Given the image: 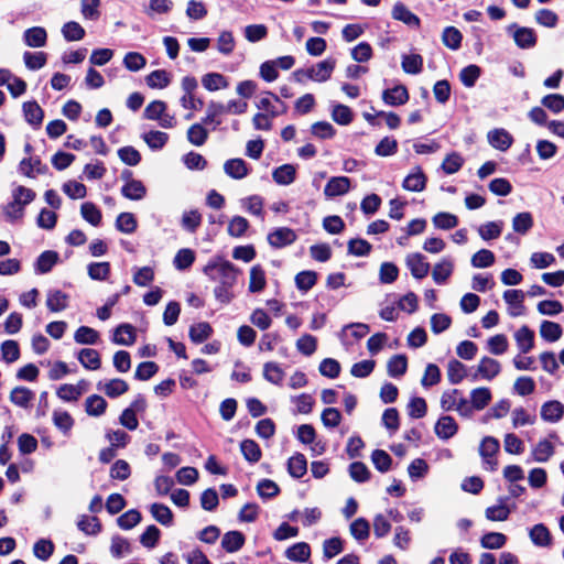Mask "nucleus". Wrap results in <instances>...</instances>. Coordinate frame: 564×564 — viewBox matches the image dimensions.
Segmentation results:
<instances>
[{
    "label": "nucleus",
    "mask_w": 564,
    "mask_h": 564,
    "mask_svg": "<svg viewBox=\"0 0 564 564\" xmlns=\"http://www.w3.org/2000/svg\"><path fill=\"white\" fill-rule=\"evenodd\" d=\"M203 272L209 280L218 283L214 289L216 300L228 304L234 299L232 288L237 283L240 270L230 261L217 256L207 262Z\"/></svg>",
    "instance_id": "f257e3e1"
},
{
    "label": "nucleus",
    "mask_w": 564,
    "mask_h": 564,
    "mask_svg": "<svg viewBox=\"0 0 564 564\" xmlns=\"http://www.w3.org/2000/svg\"><path fill=\"white\" fill-rule=\"evenodd\" d=\"M36 194L33 189L19 185L12 191V200L2 207L6 220L14 223L24 216V208Z\"/></svg>",
    "instance_id": "f03ea898"
},
{
    "label": "nucleus",
    "mask_w": 564,
    "mask_h": 564,
    "mask_svg": "<svg viewBox=\"0 0 564 564\" xmlns=\"http://www.w3.org/2000/svg\"><path fill=\"white\" fill-rule=\"evenodd\" d=\"M500 447L499 441L492 436L482 438L479 446V454L486 469L495 471L498 467V462L495 458Z\"/></svg>",
    "instance_id": "7ed1b4c3"
},
{
    "label": "nucleus",
    "mask_w": 564,
    "mask_h": 564,
    "mask_svg": "<svg viewBox=\"0 0 564 564\" xmlns=\"http://www.w3.org/2000/svg\"><path fill=\"white\" fill-rule=\"evenodd\" d=\"M507 30L520 48L528 50L536 44V34L531 28L519 26L518 24L512 23Z\"/></svg>",
    "instance_id": "20e7f679"
},
{
    "label": "nucleus",
    "mask_w": 564,
    "mask_h": 564,
    "mask_svg": "<svg viewBox=\"0 0 564 564\" xmlns=\"http://www.w3.org/2000/svg\"><path fill=\"white\" fill-rule=\"evenodd\" d=\"M335 65H336L335 59H330V58L324 59L322 62H318L316 65L312 66L311 68H308L305 72V74L310 79H312L314 82L323 83L330 78L332 73L335 68Z\"/></svg>",
    "instance_id": "39448f33"
},
{
    "label": "nucleus",
    "mask_w": 564,
    "mask_h": 564,
    "mask_svg": "<svg viewBox=\"0 0 564 564\" xmlns=\"http://www.w3.org/2000/svg\"><path fill=\"white\" fill-rule=\"evenodd\" d=\"M296 240V234L288 227H280L268 235V242L273 248H283Z\"/></svg>",
    "instance_id": "423d86ee"
},
{
    "label": "nucleus",
    "mask_w": 564,
    "mask_h": 564,
    "mask_svg": "<svg viewBox=\"0 0 564 564\" xmlns=\"http://www.w3.org/2000/svg\"><path fill=\"white\" fill-rule=\"evenodd\" d=\"M489 144L499 150L507 151L513 143L512 135L503 128H496L487 133Z\"/></svg>",
    "instance_id": "0eeeda50"
},
{
    "label": "nucleus",
    "mask_w": 564,
    "mask_h": 564,
    "mask_svg": "<svg viewBox=\"0 0 564 564\" xmlns=\"http://www.w3.org/2000/svg\"><path fill=\"white\" fill-rule=\"evenodd\" d=\"M501 370L500 362L490 357H482L478 364L477 371L473 376V380H477L478 376L486 380H492Z\"/></svg>",
    "instance_id": "6e6552de"
},
{
    "label": "nucleus",
    "mask_w": 564,
    "mask_h": 564,
    "mask_svg": "<svg viewBox=\"0 0 564 564\" xmlns=\"http://www.w3.org/2000/svg\"><path fill=\"white\" fill-rule=\"evenodd\" d=\"M97 389L104 391L107 397L115 399L124 394L129 390V384L123 379L115 378L105 382L99 381Z\"/></svg>",
    "instance_id": "1a4fd4ad"
},
{
    "label": "nucleus",
    "mask_w": 564,
    "mask_h": 564,
    "mask_svg": "<svg viewBox=\"0 0 564 564\" xmlns=\"http://www.w3.org/2000/svg\"><path fill=\"white\" fill-rule=\"evenodd\" d=\"M350 189V180L347 176H334L324 187V194L327 197L341 196Z\"/></svg>",
    "instance_id": "9d476101"
},
{
    "label": "nucleus",
    "mask_w": 564,
    "mask_h": 564,
    "mask_svg": "<svg viewBox=\"0 0 564 564\" xmlns=\"http://www.w3.org/2000/svg\"><path fill=\"white\" fill-rule=\"evenodd\" d=\"M406 265L415 279H423L430 271V264L425 261L424 256L416 252L406 257Z\"/></svg>",
    "instance_id": "9b49d317"
},
{
    "label": "nucleus",
    "mask_w": 564,
    "mask_h": 564,
    "mask_svg": "<svg viewBox=\"0 0 564 564\" xmlns=\"http://www.w3.org/2000/svg\"><path fill=\"white\" fill-rule=\"evenodd\" d=\"M426 176L420 166L413 169L403 180L402 187L410 192H422L426 186Z\"/></svg>",
    "instance_id": "f8f14e48"
},
{
    "label": "nucleus",
    "mask_w": 564,
    "mask_h": 564,
    "mask_svg": "<svg viewBox=\"0 0 564 564\" xmlns=\"http://www.w3.org/2000/svg\"><path fill=\"white\" fill-rule=\"evenodd\" d=\"M382 100L389 106H401L408 102L409 93L405 86L398 85L393 88L386 89L382 93Z\"/></svg>",
    "instance_id": "ddd939ff"
},
{
    "label": "nucleus",
    "mask_w": 564,
    "mask_h": 564,
    "mask_svg": "<svg viewBox=\"0 0 564 564\" xmlns=\"http://www.w3.org/2000/svg\"><path fill=\"white\" fill-rule=\"evenodd\" d=\"M69 296L61 290H50L46 295V306L53 312H62L68 307Z\"/></svg>",
    "instance_id": "4468645a"
},
{
    "label": "nucleus",
    "mask_w": 564,
    "mask_h": 564,
    "mask_svg": "<svg viewBox=\"0 0 564 564\" xmlns=\"http://www.w3.org/2000/svg\"><path fill=\"white\" fill-rule=\"evenodd\" d=\"M23 41L30 47H43L47 41L46 30L42 26L26 29L23 33Z\"/></svg>",
    "instance_id": "2eb2a0df"
},
{
    "label": "nucleus",
    "mask_w": 564,
    "mask_h": 564,
    "mask_svg": "<svg viewBox=\"0 0 564 564\" xmlns=\"http://www.w3.org/2000/svg\"><path fill=\"white\" fill-rule=\"evenodd\" d=\"M392 18L411 28L420 26V18L412 13L402 2H397L393 6Z\"/></svg>",
    "instance_id": "dca6fc26"
},
{
    "label": "nucleus",
    "mask_w": 564,
    "mask_h": 564,
    "mask_svg": "<svg viewBox=\"0 0 564 564\" xmlns=\"http://www.w3.org/2000/svg\"><path fill=\"white\" fill-rule=\"evenodd\" d=\"M564 414V405L556 400L547 401L541 406V417L545 422L556 423Z\"/></svg>",
    "instance_id": "f3484780"
},
{
    "label": "nucleus",
    "mask_w": 564,
    "mask_h": 564,
    "mask_svg": "<svg viewBox=\"0 0 564 564\" xmlns=\"http://www.w3.org/2000/svg\"><path fill=\"white\" fill-rule=\"evenodd\" d=\"M454 263L449 258H443L436 263L432 271V278L438 285L446 283L447 279L452 275Z\"/></svg>",
    "instance_id": "a211bd4d"
},
{
    "label": "nucleus",
    "mask_w": 564,
    "mask_h": 564,
    "mask_svg": "<svg viewBox=\"0 0 564 564\" xmlns=\"http://www.w3.org/2000/svg\"><path fill=\"white\" fill-rule=\"evenodd\" d=\"M224 171L234 180L245 178L249 174L248 165L242 159L227 160L224 164Z\"/></svg>",
    "instance_id": "6ab92c4d"
},
{
    "label": "nucleus",
    "mask_w": 564,
    "mask_h": 564,
    "mask_svg": "<svg viewBox=\"0 0 564 564\" xmlns=\"http://www.w3.org/2000/svg\"><path fill=\"white\" fill-rule=\"evenodd\" d=\"M529 536L536 546L547 547L552 544L551 532L543 523L533 525L529 531Z\"/></svg>",
    "instance_id": "aec40b11"
},
{
    "label": "nucleus",
    "mask_w": 564,
    "mask_h": 564,
    "mask_svg": "<svg viewBox=\"0 0 564 564\" xmlns=\"http://www.w3.org/2000/svg\"><path fill=\"white\" fill-rule=\"evenodd\" d=\"M458 426L455 420L449 416H442L435 424V434L442 440H448L457 433Z\"/></svg>",
    "instance_id": "412c9836"
},
{
    "label": "nucleus",
    "mask_w": 564,
    "mask_h": 564,
    "mask_svg": "<svg viewBox=\"0 0 564 564\" xmlns=\"http://www.w3.org/2000/svg\"><path fill=\"white\" fill-rule=\"evenodd\" d=\"M112 341L117 345L131 346L135 341L134 327L131 324H121L113 330Z\"/></svg>",
    "instance_id": "4be33fe9"
},
{
    "label": "nucleus",
    "mask_w": 564,
    "mask_h": 564,
    "mask_svg": "<svg viewBox=\"0 0 564 564\" xmlns=\"http://www.w3.org/2000/svg\"><path fill=\"white\" fill-rule=\"evenodd\" d=\"M80 365L88 370H97L101 366L100 355L96 349L83 348L77 355Z\"/></svg>",
    "instance_id": "5701e85b"
},
{
    "label": "nucleus",
    "mask_w": 564,
    "mask_h": 564,
    "mask_svg": "<svg viewBox=\"0 0 564 564\" xmlns=\"http://www.w3.org/2000/svg\"><path fill=\"white\" fill-rule=\"evenodd\" d=\"M121 194L123 197L131 200H140L147 194V188L143 183L139 180H129L121 187Z\"/></svg>",
    "instance_id": "b1692460"
},
{
    "label": "nucleus",
    "mask_w": 564,
    "mask_h": 564,
    "mask_svg": "<svg viewBox=\"0 0 564 564\" xmlns=\"http://www.w3.org/2000/svg\"><path fill=\"white\" fill-rule=\"evenodd\" d=\"M311 556V547L305 542H297L285 551V557L290 561L305 563Z\"/></svg>",
    "instance_id": "393cba45"
},
{
    "label": "nucleus",
    "mask_w": 564,
    "mask_h": 564,
    "mask_svg": "<svg viewBox=\"0 0 564 564\" xmlns=\"http://www.w3.org/2000/svg\"><path fill=\"white\" fill-rule=\"evenodd\" d=\"M514 339L520 352L527 354L533 348L534 333L524 325L516 332Z\"/></svg>",
    "instance_id": "a878e982"
},
{
    "label": "nucleus",
    "mask_w": 564,
    "mask_h": 564,
    "mask_svg": "<svg viewBox=\"0 0 564 564\" xmlns=\"http://www.w3.org/2000/svg\"><path fill=\"white\" fill-rule=\"evenodd\" d=\"M245 541V535L240 531H229L224 534L221 546L226 552L234 553L243 546Z\"/></svg>",
    "instance_id": "bb28decb"
},
{
    "label": "nucleus",
    "mask_w": 564,
    "mask_h": 564,
    "mask_svg": "<svg viewBox=\"0 0 564 564\" xmlns=\"http://www.w3.org/2000/svg\"><path fill=\"white\" fill-rule=\"evenodd\" d=\"M46 170L39 158H24L19 164V171L28 177H34V173L43 174Z\"/></svg>",
    "instance_id": "cd10ccee"
},
{
    "label": "nucleus",
    "mask_w": 564,
    "mask_h": 564,
    "mask_svg": "<svg viewBox=\"0 0 564 564\" xmlns=\"http://www.w3.org/2000/svg\"><path fill=\"white\" fill-rule=\"evenodd\" d=\"M288 471L293 478H301L307 471V460L301 453H296L288 460Z\"/></svg>",
    "instance_id": "c85d7f7f"
},
{
    "label": "nucleus",
    "mask_w": 564,
    "mask_h": 564,
    "mask_svg": "<svg viewBox=\"0 0 564 564\" xmlns=\"http://www.w3.org/2000/svg\"><path fill=\"white\" fill-rule=\"evenodd\" d=\"M34 399V392L25 387H15L10 393V401L17 406L26 409Z\"/></svg>",
    "instance_id": "c756f323"
},
{
    "label": "nucleus",
    "mask_w": 564,
    "mask_h": 564,
    "mask_svg": "<svg viewBox=\"0 0 564 564\" xmlns=\"http://www.w3.org/2000/svg\"><path fill=\"white\" fill-rule=\"evenodd\" d=\"M22 108L25 120L34 127H40L44 118V112L39 104L36 101H26L23 104Z\"/></svg>",
    "instance_id": "7c9ffc66"
},
{
    "label": "nucleus",
    "mask_w": 564,
    "mask_h": 564,
    "mask_svg": "<svg viewBox=\"0 0 564 564\" xmlns=\"http://www.w3.org/2000/svg\"><path fill=\"white\" fill-rule=\"evenodd\" d=\"M554 451V445L549 440H541L532 449V459L538 463H545L553 456Z\"/></svg>",
    "instance_id": "2f4dec72"
},
{
    "label": "nucleus",
    "mask_w": 564,
    "mask_h": 564,
    "mask_svg": "<svg viewBox=\"0 0 564 564\" xmlns=\"http://www.w3.org/2000/svg\"><path fill=\"white\" fill-rule=\"evenodd\" d=\"M58 260L56 251L47 250L42 252L35 262V271L40 274H45L52 270Z\"/></svg>",
    "instance_id": "473e14b6"
},
{
    "label": "nucleus",
    "mask_w": 564,
    "mask_h": 564,
    "mask_svg": "<svg viewBox=\"0 0 564 564\" xmlns=\"http://www.w3.org/2000/svg\"><path fill=\"white\" fill-rule=\"evenodd\" d=\"M296 170L292 164H283L272 172L273 181L279 185H290L295 180Z\"/></svg>",
    "instance_id": "72a5a7b5"
},
{
    "label": "nucleus",
    "mask_w": 564,
    "mask_h": 564,
    "mask_svg": "<svg viewBox=\"0 0 564 564\" xmlns=\"http://www.w3.org/2000/svg\"><path fill=\"white\" fill-rule=\"evenodd\" d=\"M150 512L162 525L171 527L173 524V512L166 505L154 502L150 507Z\"/></svg>",
    "instance_id": "f704fd0d"
},
{
    "label": "nucleus",
    "mask_w": 564,
    "mask_h": 564,
    "mask_svg": "<svg viewBox=\"0 0 564 564\" xmlns=\"http://www.w3.org/2000/svg\"><path fill=\"white\" fill-rule=\"evenodd\" d=\"M202 85L208 91L225 89L229 86L227 78L220 73H208L203 76Z\"/></svg>",
    "instance_id": "c9c22d12"
},
{
    "label": "nucleus",
    "mask_w": 564,
    "mask_h": 564,
    "mask_svg": "<svg viewBox=\"0 0 564 564\" xmlns=\"http://www.w3.org/2000/svg\"><path fill=\"white\" fill-rule=\"evenodd\" d=\"M503 300L508 305L513 307V311L510 312L511 316H518L521 314V310L523 308V300L524 293L521 290H507L503 293Z\"/></svg>",
    "instance_id": "e433bc0d"
},
{
    "label": "nucleus",
    "mask_w": 564,
    "mask_h": 564,
    "mask_svg": "<svg viewBox=\"0 0 564 564\" xmlns=\"http://www.w3.org/2000/svg\"><path fill=\"white\" fill-rule=\"evenodd\" d=\"M213 334V328L207 322H200L189 327V338L195 344L207 340Z\"/></svg>",
    "instance_id": "4c0bfd02"
},
{
    "label": "nucleus",
    "mask_w": 564,
    "mask_h": 564,
    "mask_svg": "<svg viewBox=\"0 0 564 564\" xmlns=\"http://www.w3.org/2000/svg\"><path fill=\"white\" fill-rule=\"evenodd\" d=\"M267 284L265 272L261 268V265L257 264L250 269V281H249V291L251 293L261 292Z\"/></svg>",
    "instance_id": "58836bf2"
},
{
    "label": "nucleus",
    "mask_w": 564,
    "mask_h": 564,
    "mask_svg": "<svg viewBox=\"0 0 564 564\" xmlns=\"http://www.w3.org/2000/svg\"><path fill=\"white\" fill-rule=\"evenodd\" d=\"M467 376L466 366L459 360L453 359L447 364V378L449 383L458 384Z\"/></svg>",
    "instance_id": "ea45409f"
},
{
    "label": "nucleus",
    "mask_w": 564,
    "mask_h": 564,
    "mask_svg": "<svg viewBox=\"0 0 564 564\" xmlns=\"http://www.w3.org/2000/svg\"><path fill=\"white\" fill-rule=\"evenodd\" d=\"M240 451L245 459L251 464L258 463L262 455L260 446L253 440H243L240 443Z\"/></svg>",
    "instance_id": "a19ab883"
},
{
    "label": "nucleus",
    "mask_w": 564,
    "mask_h": 564,
    "mask_svg": "<svg viewBox=\"0 0 564 564\" xmlns=\"http://www.w3.org/2000/svg\"><path fill=\"white\" fill-rule=\"evenodd\" d=\"M204 126L205 123L202 121L199 123H194L188 128L187 140L189 143L195 147H200L207 141L208 131Z\"/></svg>",
    "instance_id": "79ce46f5"
},
{
    "label": "nucleus",
    "mask_w": 564,
    "mask_h": 564,
    "mask_svg": "<svg viewBox=\"0 0 564 564\" xmlns=\"http://www.w3.org/2000/svg\"><path fill=\"white\" fill-rule=\"evenodd\" d=\"M107 405V401L102 397L93 394L86 399L85 410L90 416H100L105 413Z\"/></svg>",
    "instance_id": "37998d69"
},
{
    "label": "nucleus",
    "mask_w": 564,
    "mask_h": 564,
    "mask_svg": "<svg viewBox=\"0 0 564 564\" xmlns=\"http://www.w3.org/2000/svg\"><path fill=\"white\" fill-rule=\"evenodd\" d=\"M563 329L560 324L551 321H543L540 326V335L546 341L553 343L561 338Z\"/></svg>",
    "instance_id": "c03bdc74"
},
{
    "label": "nucleus",
    "mask_w": 564,
    "mask_h": 564,
    "mask_svg": "<svg viewBox=\"0 0 564 564\" xmlns=\"http://www.w3.org/2000/svg\"><path fill=\"white\" fill-rule=\"evenodd\" d=\"M98 339L99 333L89 326H80L74 334V340L80 345H95Z\"/></svg>",
    "instance_id": "a18cd8bd"
},
{
    "label": "nucleus",
    "mask_w": 564,
    "mask_h": 564,
    "mask_svg": "<svg viewBox=\"0 0 564 564\" xmlns=\"http://www.w3.org/2000/svg\"><path fill=\"white\" fill-rule=\"evenodd\" d=\"M227 113L224 108V104L217 101H210L207 105L206 116L203 118V123L205 124H214V129H216L221 122L218 120V117Z\"/></svg>",
    "instance_id": "49530a36"
},
{
    "label": "nucleus",
    "mask_w": 564,
    "mask_h": 564,
    "mask_svg": "<svg viewBox=\"0 0 564 564\" xmlns=\"http://www.w3.org/2000/svg\"><path fill=\"white\" fill-rule=\"evenodd\" d=\"M110 553L113 557L121 558L132 553V546L126 538L113 535L111 539Z\"/></svg>",
    "instance_id": "de8ad7c7"
},
{
    "label": "nucleus",
    "mask_w": 564,
    "mask_h": 564,
    "mask_svg": "<svg viewBox=\"0 0 564 564\" xmlns=\"http://www.w3.org/2000/svg\"><path fill=\"white\" fill-rule=\"evenodd\" d=\"M284 371L279 364L270 361L263 365V377L272 384L280 386L284 378Z\"/></svg>",
    "instance_id": "09e8293b"
},
{
    "label": "nucleus",
    "mask_w": 564,
    "mask_h": 564,
    "mask_svg": "<svg viewBox=\"0 0 564 564\" xmlns=\"http://www.w3.org/2000/svg\"><path fill=\"white\" fill-rule=\"evenodd\" d=\"M401 66L406 74H420L423 69V57L420 54L403 55Z\"/></svg>",
    "instance_id": "8fccbe9b"
},
{
    "label": "nucleus",
    "mask_w": 564,
    "mask_h": 564,
    "mask_svg": "<svg viewBox=\"0 0 564 564\" xmlns=\"http://www.w3.org/2000/svg\"><path fill=\"white\" fill-rule=\"evenodd\" d=\"M390 377L399 378L406 372L408 359L404 355H394L387 365Z\"/></svg>",
    "instance_id": "3c124183"
},
{
    "label": "nucleus",
    "mask_w": 564,
    "mask_h": 564,
    "mask_svg": "<svg viewBox=\"0 0 564 564\" xmlns=\"http://www.w3.org/2000/svg\"><path fill=\"white\" fill-rule=\"evenodd\" d=\"M142 139L152 150H161L169 141V134L162 131L152 130L143 133Z\"/></svg>",
    "instance_id": "603ef678"
},
{
    "label": "nucleus",
    "mask_w": 564,
    "mask_h": 564,
    "mask_svg": "<svg viewBox=\"0 0 564 564\" xmlns=\"http://www.w3.org/2000/svg\"><path fill=\"white\" fill-rule=\"evenodd\" d=\"M491 400V392L488 388L481 387L473 389L470 392V401L476 409L480 411L485 409Z\"/></svg>",
    "instance_id": "864d4df0"
},
{
    "label": "nucleus",
    "mask_w": 564,
    "mask_h": 564,
    "mask_svg": "<svg viewBox=\"0 0 564 564\" xmlns=\"http://www.w3.org/2000/svg\"><path fill=\"white\" fill-rule=\"evenodd\" d=\"M463 35L458 29L454 26H446L442 34V41L445 46L456 51L460 47Z\"/></svg>",
    "instance_id": "5fc2aeb1"
},
{
    "label": "nucleus",
    "mask_w": 564,
    "mask_h": 564,
    "mask_svg": "<svg viewBox=\"0 0 564 564\" xmlns=\"http://www.w3.org/2000/svg\"><path fill=\"white\" fill-rule=\"evenodd\" d=\"M80 214L87 223L95 227L101 223V212L94 203L86 202L82 204Z\"/></svg>",
    "instance_id": "6e6d98bb"
},
{
    "label": "nucleus",
    "mask_w": 564,
    "mask_h": 564,
    "mask_svg": "<svg viewBox=\"0 0 564 564\" xmlns=\"http://www.w3.org/2000/svg\"><path fill=\"white\" fill-rule=\"evenodd\" d=\"M502 221H488L478 227V234L484 240H492L500 237L502 232Z\"/></svg>",
    "instance_id": "4d7b16f0"
},
{
    "label": "nucleus",
    "mask_w": 564,
    "mask_h": 564,
    "mask_svg": "<svg viewBox=\"0 0 564 564\" xmlns=\"http://www.w3.org/2000/svg\"><path fill=\"white\" fill-rule=\"evenodd\" d=\"M533 227V218L529 212L517 214L512 219V228L517 234L525 235Z\"/></svg>",
    "instance_id": "13d9d810"
},
{
    "label": "nucleus",
    "mask_w": 564,
    "mask_h": 564,
    "mask_svg": "<svg viewBox=\"0 0 564 564\" xmlns=\"http://www.w3.org/2000/svg\"><path fill=\"white\" fill-rule=\"evenodd\" d=\"M480 67L475 64H470L460 70L459 79L465 87L471 88L480 77Z\"/></svg>",
    "instance_id": "bf43d9fd"
},
{
    "label": "nucleus",
    "mask_w": 564,
    "mask_h": 564,
    "mask_svg": "<svg viewBox=\"0 0 564 564\" xmlns=\"http://www.w3.org/2000/svg\"><path fill=\"white\" fill-rule=\"evenodd\" d=\"M507 542V536L500 532H489L482 535L480 544L484 549L498 550Z\"/></svg>",
    "instance_id": "052dcab7"
},
{
    "label": "nucleus",
    "mask_w": 564,
    "mask_h": 564,
    "mask_svg": "<svg viewBox=\"0 0 564 564\" xmlns=\"http://www.w3.org/2000/svg\"><path fill=\"white\" fill-rule=\"evenodd\" d=\"M77 528L88 535H96L101 530V524L97 517L80 516Z\"/></svg>",
    "instance_id": "680f3d73"
},
{
    "label": "nucleus",
    "mask_w": 564,
    "mask_h": 564,
    "mask_svg": "<svg viewBox=\"0 0 564 564\" xmlns=\"http://www.w3.org/2000/svg\"><path fill=\"white\" fill-rule=\"evenodd\" d=\"M88 275L91 280L96 281H105L108 279L110 274V263L109 262H91L87 267Z\"/></svg>",
    "instance_id": "e2e57ef3"
},
{
    "label": "nucleus",
    "mask_w": 564,
    "mask_h": 564,
    "mask_svg": "<svg viewBox=\"0 0 564 564\" xmlns=\"http://www.w3.org/2000/svg\"><path fill=\"white\" fill-rule=\"evenodd\" d=\"M349 530L351 535L359 542L367 540L370 534V525L365 518L354 520Z\"/></svg>",
    "instance_id": "0e129e2a"
},
{
    "label": "nucleus",
    "mask_w": 564,
    "mask_h": 564,
    "mask_svg": "<svg viewBox=\"0 0 564 564\" xmlns=\"http://www.w3.org/2000/svg\"><path fill=\"white\" fill-rule=\"evenodd\" d=\"M62 34L67 42L80 41L85 36V30L78 22L69 21L63 25Z\"/></svg>",
    "instance_id": "69168bd1"
},
{
    "label": "nucleus",
    "mask_w": 564,
    "mask_h": 564,
    "mask_svg": "<svg viewBox=\"0 0 564 564\" xmlns=\"http://www.w3.org/2000/svg\"><path fill=\"white\" fill-rule=\"evenodd\" d=\"M147 85L151 88H165L169 86L171 79L170 75L164 69H156L150 73L145 78Z\"/></svg>",
    "instance_id": "338daca9"
},
{
    "label": "nucleus",
    "mask_w": 564,
    "mask_h": 564,
    "mask_svg": "<svg viewBox=\"0 0 564 564\" xmlns=\"http://www.w3.org/2000/svg\"><path fill=\"white\" fill-rule=\"evenodd\" d=\"M541 104L553 113H560L564 110V96L561 94H550L541 99Z\"/></svg>",
    "instance_id": "774afa93"
}]
</instances>
